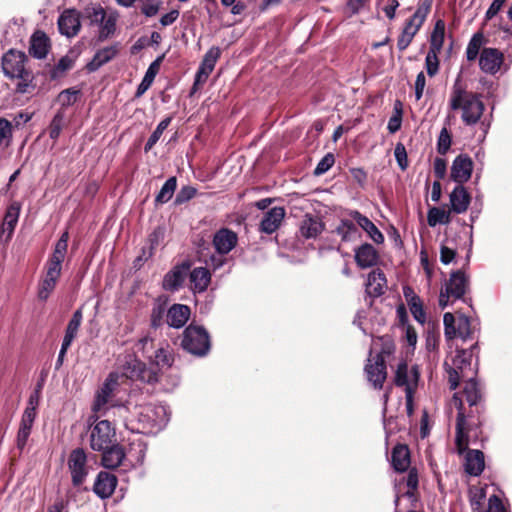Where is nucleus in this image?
I'll list each match as a JSON object with an SVG mask.
<instances>
[{"mask_svg": "<svg viewBox=\"0 0 512 512\" xmlns=\"http://www.w3.org/2000/svg\"><path fill=\"white\" fill-rule=\"evenodd\" d=\"M449 106L452 110H461L462 121L467 126L477 124L485 110L480 96L467 91L461 74H458L452 86Z\"/></svg>", "mask_w": 512, "mask_h": 512, "instance_id": "f257e3e1", "label": "nucleus"}, {"mask_svg": "<svg viewBox=\"0 0 512 512\" xmlns=\"http://www.w3.org/2000/svg\"><path fill=\"white\" fill-rule=\"evenodd\" d=\"M27 62V55L15 49L8 50L1 58V67L5 77L19 80L15 88L19 94L30 93L36 87L34 74L26 67Z\"/></svg>", "mask_w": 512, "mask_h": 512, "instance_id": "f03ea898", "label": "nucleus"}, {"mask_svg": "<svg viewBox=\"0 0 512 512\" xmlns=\"http://www.w3.org/2000/svg\"><path fill=\"white\" fill-rule=\"evenodd\" d=\"M181 346L194 356L204 357L211 348L209 334L204 327L190 324L183 332Z\"/></svg>", "mask_w": 512, "mask_h": 512, "instance_id": "7ed1b4c3", "label": "nucleus"}, {"mask_svg": "<svg viewBox=\"0 0 512 512\" xmlns=\"http://www.w3.org/2000/svg\"><path fill=\"white\" fill-rule=\"evenodd\" d=\"M432 2L433 0H423V2L418 5L415 13L406 21L397 40V47L400 51H404L411 44L414 36L425 22L430 12Z\"/></svg>", "mask_w": 512, "mask_h": 512, "instance_id": "20e7f679", "label": "nucleus"}, {"mask_svg": "<svg viewBox=\"0 0 512 512\" xmlns=\"http://www.w3.org/2000/svg\"><path fill=\"white\" fill-rule=\"evenodd\" d=\"M91 423L90 431V447L94 451L107 450L114 442H116L115 428L108 420L98 421L97 415L89 417Z\"/></svg>", "mask_w": 512, "mask_h": 512, "instance_id": "39448f33", "label": "nucleus"}, {"mask_svg": "<svg viewBox=\"0 0 512 512\" xmlns=\"http://www.w3.org/2000/svg\"><path fill=\"white\" fill-rule=\"evenodd\" d=\"M468 288V278L461 270L454 271L450 274V278L446 281L445 286L439 294V306L445 309L449 304V299H460L466 293Z\"/></svg>", "mask_w": 512, "mask_h": 512, "instance_id": "423d86ee", "label": "nucleus"}, {"mask_svg": "<svg viewBox=\"0 0 512 512\" xmlns=\"http://www.w3.org/2000/svg\"><path fill=\"white\" fill-rule=\"evenodd\" d=\"M118 377L114 373H110L105 379L100 389L96 392L95 400L92 406L94 413L105 412L109 407H116L113 404L114 391L118 386ZM118 410L126 411L127 408L123 405L117 406Z\"/></svg>", "mask_w": 512, "mask_h": 512, "instance_id": "0eeeda50", "label": "nucleus"}, {"mask_svg": "<svg viewBox=\"0 0 512 512\" xmlns=\"http://www.w3.org/2000/svg\"><path fill=\"white\" fill-rule=\"evenodd\" d=\"M67 466L71 475L72 485L80 487L89 474L87 454L83 448L73 449L68 457Z\"/></svg>", "mask_w": 512, "mask_h": 512, "instance_id": "6e6552de", "label": "nucleus"}, {"mask_svg": "<svg viewBox=\"0 0 512 512\" xmlns=\"http://www.w3.org/2000/svg\"><path fill=\"white\" fill-rule=\"evenodd\" d=\"M364 371L368 382L372 384L374 389L380 390L383 388L384 382L387 378L385 360L380 357H369L364 367Z\"/></svg>", "mask_w": 512, "mask_h": 512, "instance_id": "1a4fd4ad", "label": "nucleus"}, {"mask_svg": "<svg viewBox=\"0 0 512 512\" xmlns=\"http://www.w3.org/2000/svg\"><path fill=\"white\" fill-rule=\"evenodd\" d=\"M125 374L132 380H139L147 384H154L159 380L157 369L147 367L145 363L136 359L128 363L125 368Z\"/></svg>", "mask_w": 512, "mask_h": 512, "instance_id": "9d476101", "label": "nucleus"}, {"mask_svg": "<svg viewBox=\"0 0 512 512\" xmlns=\"http://www.w3.org/2000/svg\"><path fill=\"white\" fill-rule=\"evenodd\" d=\"M59 32L67 38H72L78 34L81 28L80 12L76 9L64 10L58 18Z\"/></svg>", "mask_w": 512, "mask_h": 512, "instance_id": "9b49d317", "label": "nucleus"}, {"mask_svg": "<svg viewBox=\"0 0 512 512\" xmlns=\"http://www.w3.org/2000/svg\"><path fill=\"white\" fill-rule=\"evenodd\" d=\"M62 268L46 263L45 274L38 286V298L46 301L54 291L61 276Z\"/></svg>", "mask_w": 512, "mask_h": 512, "instance_id": "f8f14e48", "label": "nucleus"}, {"mask_svg": "<svg viewBox=\"0 0 512 512\" xmlns=\"http://www.w3.org/2000/svg\"><path fill=\"white\" fill-rule=\"evenodd\" d=\"M334 233L341 238L342 242H354L359 240L362 236L355 219L351 216H347L346 211L339 219Z\"/></svg>", "mask_w": 512, "mask_h": 512, "instance_id": "ddd939ff", "label": "nucleus"}, {"mask_svg": "<svg viewBox=\"0 0 512 512\" xmlns=\"http://www.w3.org/2000/svg\"><path fill=\"white\" fill-rule=\"evenodd\" d=\"M453 400L455 405L458 408V415L456 420V436H455V445L458 454H463L468 448V438L465 433L466 430V417L463 410V403L460 398L457 397V394L453 396Z\"/></svg>", "mask_w": 512, "mask_h": 512, "instance_id": "4468645a", "label": "nucleus"}, {"mask_svg": "<svg viewBox=\"0 0 512 512\" xmlns=\"http://www.w3.org/2000/svg\"><path fill=\"white\" fill-rule=\"evenodd\" d=\"M473 171V162L468 155L461 154L457 156L451 166V179L463 185L467 182Z\"/></svg>", "mask_w": 512, "mask_h": 512, "instance_id": "2eb2a0df", "label": "nucleus"}, {"mask_svg": "<svg viewBox=\"0 0 512 512\" xmlns=\"http://www.w3.org/2000/svg\"><path fill=\"white\" fill-rule=\"evenodd\" d=\"M347 216H351L355 219L359 228L367 233L369 238L376 244H382L385 240L383 233L377 228V226L365 215L358 210L348 209L346 210Z\"/></svg>", "mask_w": 512, "mask_h": 512, "instance_id": "dca6fc26", "label": "nucleus"}, {"mask_svg": "<svg viewBox=\"0 0 512 512\" xmlns=\"http://www.w3.org/2000/svg\"><path fill=\"white\" fill-rule=\"evenodd\" d=\"M325 229L322 219L310 213L303 216L299 224V233L305 239L317 238Z\"/></svg>", "mask_w": 512, "mask_h": 512, "instance_id": "f3484780", "label": "nucleus"}, {"mask_svg": "<svg viewBox=\"0 0 512 512\" xmlns=\"http://www.w3.org/2000/svg\"><path fill=\"white\" fill-rule=\"evenodd\" d=\"M237 241V234L228 228L219 229L213 237V245L220 255H227L235 248Z\"/></svg>", "mask_w": 512, "mask_h": 512, "instance_id": "a211bd4d", "label": "nucleus"}, {"mask_svg": "<svg viewBox=\"0 0 512 512\" xmlns=\"http://www.w3.org/2000/svg\"><path fill=\"white\" fill-rule=\"evenodd\" d=\"M503 62V54L496 48H484L480 53V69L488 74H495Z\"/></svg>", "mask_w": 512, "mask_h": 512, "instance_id": "6ab92c4d", "label": "nucleus"}, {"mask_svg": "<svg viewBox=\"0 0 512 512\" xmlns=\"http://www.w3.org/2000/svg\"><path fill=\"white\" fill-rule=\"evenodd\" d=\"M116 486L117 477L110 472L101 471L96 477L93 491L101 499H106L113 494Z\"/></svg>", "mask_w": 512, "mask_h": 512, "instance_id": "aec40b11", "label": "nucleus"}, {"mask_svg": "<svg viewBox=\"0 0 512 512\" xmlns=\"http://www.w3.org/2000/svg\"><path fill=\"white\" fill-rule=\"evenodd\" d=\"M285 217V209L283 207L277 206L268 210L259 226V230L266 234L274 233L281 225L283 219Z\"/></svg>", "mask_w": 512, "mask_h": 512, "instance_id": "412c9836", "label": "nucleus"}, {"mask_svg": "<svg viewBox=\"0 0 512 512\" xmlns=\"http://www.w3.org/2000/svg\"><path fill=\"white\" fill-rule=\"evenodd\" d=\"M356 264L362 268H370L377 264L379 254L377 250L369 243H363L354 250Z\"/></svg>", "mask_w": 512, "mask_h": 512, "instance_id": "4be33fe9", "label": "nucleus"}, {"mask_svg": "<svg viewBox=\"0 0 512 512\" xmlns=\"http://www.w3.org/2000/svg\"><path fill=\"white\" fill-rule=\"evenodd\" d=\"M50 39L45 32L37 30L30 38L29 54L36 59H44L50 50Z\"/></svg>", "mask_w": 512, "mask_h": 512, "instance_id": "5701e85b", "label": "nucleus"}, {"mask_svg": "<svg viewBox=\"0 0 512 512\" xmlns=\"http://www.w3.org/2000/svg\"><path fill=\"white\" fill-rule=\"evenodd\" d=\"M386 287L387 280L380 269L373 270L368 274L365 291L369 297L377 298L383 295Z\"/></svg>", "mask_w": 512, "mask_h": 512, "instance_id": "b1692460", "label": "nucleus"}, {"mask_svg": "<svg viewBox=\"0 0 512 512\" xmlns=\"http://www.w3.org/2000/svg\"><path fill=\"white\" fill-rule=\"evenodd\" d=\"M191 310L184 304H173L167 310V324L171 328L180 329L188 322Z\"/></svg>", "mask_w": 512, "mask_h": 512, "instance_id": "393cba45", "label": "nucleus"}, {"mask_svg": "<svg viewBox=\"0 0 512 512\" xmlns=\"http://www.w3.org/2000/svg\"><path fill=\"white\" fill-rule=\"evenodd\" d=\"M159 414H165L163 406L145 405L139 413V422L143 424V428H160L163 421L156 418Z\"/></svg>", "mask_w": 512, "mask_h": 512, "instance_id": "a878e982", "label": "nucleus"}, {"mask_svg": "<svg viewBox=\"0 0 512 512\" xmlns=\"http://www.w3.org/2000/svg\"><path fill=\"white\" fill-rule=\"evenodd\" d=\"M450 211L456 214L464 213L470 204V194L463 185H457L450 193Z\"/></svg>", "mask_w": 512, "mask_h": 512, "instance_id": "bb28decb", "label": "nucleus"}, {"mask_svg": "<svg viewBox=\"0 0 512 512\" xmlns=\"http://www.w3.org/2000/svg\"><path fill=\"white\" fill-rule=\"evenodd\" d=\"M485 468L484 453L478 449L467 450L464 470L470 476H479Z\"/></svg>", "mask_w": 512, "mask_h": 512, "instance_id": "cd10ccee", "label": "nucleus"}, {"mask_svg": "<svg viewBox=\"0 0 512 512\" xmlns=\"http://www.w3.org/2000/svg\"><path fill=\"white\" fill-rule=\"evenodd\" d=\"M443 323H444V330H445V336L449 339H452L456 336V333L458 331V335L463 338L464 340L467 339L470 336L469 331V322L468 319L465 318L463 321L459 323V327L456 330L455 328V318L452 313L447 312L443 316Z\"/></svg>", "mask_w": 512, "mask_h": 512, "instance_id": "c85d7f7f", "label": "nucleus"}, {"mask_svg": "<svg viewBox=\"0 0 512 512\" xmlns=\"http://www.w3.org/2000/svg\"><path fill=\"white\" fill-rule=\"evenodd\" d=\"M101 452L103 453L101 459L102 465L108 469L117 468L125 458L123 448L115 442L108 447L107 450H102Z\"/></svg>", "mask_w": 512, "mask_h": 512, "instance_id": "c756f323", "label": "nucleus"}, {"mask_svg": "<svg viewBox=\"0 0 512 512\" xmlns=\"http://www.w3.org/2000/svg\"><path fill=\"white\" fill-rule=\"evenodd\" d=\"M391 465L398 472L406 471L410 466V451L407 445L397 444L391 453Z\"/></svg>", "mask_w": 512, "mask_h": 512, "instance_id": "7c9ffc66", "label": "nucleus"}, {"mask_svg": "<svg viewBox=\"0 0 512 512\" xmlns=\"http://www.w3.org/2000/svg\"><path fill=\"white\" fill-rule=\"evenodd\" d=\"M21 206L18 202L11 203L5 212L3 223H2V233H6V240L11 239L14 229L18 223L19 215H20Z\"/></svg>", "mask_w": 512, "mask_h": 512, "instance_id": "2f4dec72", "label": "nucleus"}, {"mask_svg": "<svg viewBox=\"0 0 512 512\" xmlns=\"http://www.w3.org/2000/svg\"><path fill=\"white\" fill-rule=\"evenodd\" d=\"M188 265L176 266L170 270L163 279V288L167 291H177L183 284Z\"/></svg>", "mask_w": 512, "mask_h": 512, "instance_id": "473e14b6", "label": "nucleus"}, {"mask_svg": "<svg viewBox=\"0 0 512 512\" xmlns=\"http://www.w3.org/2000/svg\"><path fill=\"white\" fill-rule=\"evenodd\" d=\"M165 55L162 54L158 56L148 67L147 71L145 72V75L141 81V83L138 85L136 90V97L142 96L152 85L156 75L158 74L160 70V65L164 59Z\"/></svg>", "mask_w": 512, "mask_h": 512, "instance_id": "72a5a7b5", "label": "nucleus"}, {"mask_svg": "<svg viewBox=\"0 0 512 512\" xmlns=\"http://www.w3.org/2000/svg\"><path fill=\"white\" fill-rule=\"evenodd\" d=\"M118 53V49L116 46H107L102 49H99L92 60L87 64V69L90 72L97 71L104 64L111 61Z\"/></svg>", "mask_w": 512, "mask_h": 512, "instance_id": "f704fd0d", "label": "nucleus"}, {"mask_svg": "<svg viewBox=\"0 0 512 512\" xmlns=\"http://www.w3.org/2000/svg\"><path fill=\"white\" fill-rule=\"evenodd\" d=\"M211 274L205 267H196L190 272V282L194 292L202 293L207 290Z\"/></svg>", "mask_w": 512, "mask_h": 512, "instance_id": "c9c22d12", "label": "nucleus"}, {"mask_svg": "<svg viewBox=\"0 0 512 512\" xmlns=\"http://www.w3.org/2000/svg\"><path fill=\"white\" fill-rule=\"evenodd\" d=\"M69 234L65 231L57 241L51 257L46 263L62 268L68 247Z\"/></svg>", "mask_w": 512, "mask_h": 512, "instance_id": "e433bc0d", "label": "nucleus"}, {"mask_svg": "<svg viewBox=\"0 0 512 512\" xmlns=\"http://www.w3.org/2000/svg\"><path fill=\"white\" fill-rule=\"evenodd\" d=\"M445 24L442 20L435 23L430 37V52L440 53L444 43Z\"/></svg>", "mask_w": 512, "mask_h": 512, "instance_id": "4c0bfd02", "label": "nucleus"}, {"mask_svg": "<svg viewBox=\"0 0 512 512\" xmlns=\"http://www.w3.org/2000/svg\"><path fill=\"white\" fill-rule=\"evenodd\" d=\"M464 396L469 406H477L481 400L479 385L474 377H470L464 386Z\"/></svg>", "mask_w": 512, "mask_h": 512, "instance_id": "58836bf2", "label": "nucleus"}, {"mask_svg": "<svg viewBox=\"0 0 512 512\" xmlns=\"http://www.w3.org/2000/svg\"><path fill=\"white\" fill-rule=\"evenodd\" d=\"M177 187L176 177H170L161 187L159 193L155 197V202L159 204L167 203L173 196Z\"/></svg>", "mask_w": 512, "mask_h": 512, "instance_id": "ea45409f", "label": "nucleus"}, {"mask_svg": "<svg viewBox=\"0 0 512 512\" xmlns=\"http://www.w3.org/2000/svg\"><path fill=\"white\" fill-rule=\"evenodd\" d=\"M451 211H445L438 207H432L429 209L427 214V221L429 226L434 227L437 224H449Z\"/></svg>", "mask_w": 512, "mask_h": 512, "instance_id": "a19ab883", "label": "nucleus"}, {"mask_svg": "<svg viewBox=\"0 0 512 512\" xmlns=\"http://www.w3.org/2000/svg\"><path fill=\"white\" fill-rule=\"evenodd\" d=\"M154 363L158 368L171 367L174 363V355L172 350L167 347H161L156 350L154 355Z\"/></svg>", "mask_w": 512, "mask_h": 512, "instance_id": "79ce46f5", "label": "nucleus"}, {"mask_svg": "<svg viewBox=\"0 0 512 512\" xmlns=\"http://www.w3.org/2000/svg\"><path fill=\"white\" fill-rule=\"evenodd\" d=\"M471 358L472 349L470 351L465 349L456 351V355L453 359V366L454 368L460 370L462 376H467L465 370L471 365Z\"/></svg>", "mask_w": 512, "mask_h": 512, "instance_id": "37998d69", "label": "nucleus"}, {"mask_svg": "<svg viewBox=\"0 0 512 512\" xmlns=\"http://www.w3.org/2000/svg\"><path fill=\"white\" fill-rule=\"evenodd\" d=\"M483 43L484 36L481 32H477L472 36L466 48V57L468 61H474L478 57Z\"/></svg>", "mask_w": 512, "mask_h": 512, "instance_id": "c03bdc74", "label": "nucleus"}, {"mask_svg": "<svg viewBox=\"0 0 512 512\" xmlns=\"http://www.w3.org/2000/svg\"><path fill=\"white\" fill-rule=\"evenodd\" d=\"M170 122H171L170 117H167V118L163 119L162 121H160V123L157 125L156 129L152 132V134L150 135V137L148 138V140L145 144L144 149L146 152L151 150L154 147V145L158 142V140L160 139L163 132L169 126Z\"/></svg>", "mask_w": 512, "mask_h": 512, "instance_id": "a18cd8bd", "label": "nucleus"}, {"mask_svg": "<svg viewBox=\"0 0 512 512\" xmlns=\"http://www.w3.org/2000/svg\"><path fill=\"white\" fill-rule=\"evenodd\" d=\"M167 317V311L162 303L155 304L150 315L151 327L157 329L164 324V318Z\"/></svg>", "mask_w": 512, "mask_h": 512, "instance_id": "49530a36", "label": "nucleus"}, {"mask_svg": "<svg viewBox=\"0 0 512 512\" xmlns=\"http://www.w3.org/2000/svg\"><path fill=\"white\" fill-rule=\"evenodd\" d=\"M74 65V60L68 56L65 55L58 63L53 67V69L50 71V76L52 79H56L60 76H62L66 71L70 70Z\"/></svg>", "mask_w": 512, "mask_h": 512, "instance_id": "de8ad7c7", "label": "nucleus"}, {"mask_svg": "<svg viewBox=\"0 0 512 512\" xmlns=\"http://www.w3.org/2000/svg\"><path fill=\"white\" fill-rule=\"evenodd\" d=\"M378 340L381 344V349L374 357H380L386 361L388 357L394 354L395 344L391 337L388 335L382 336Z\"/></svg>", "mask_w": 512, "mask_h": 512, "instance_id": "09e8293b", "label": "nucleus"}, {"mask_svg": "<svg viewBox=\"0 0 512 512\" xmlns=\"http://www.w3.org/2000/svg\"><path fill=\"white\" fill-rule=\"evenodd\" d=\"M452 143L451 134L446 127H443L437 139V152L441 155H445Z\"/></svg>", "mask_w": 512, "mask_h": 512, "instance_id": "8fccbe9b", "label": "nucleus"}, {"mask_svg": "<svg viewBox=\"0 0 512 512\" xmlns=\"http://www.w3.org/2000/svg\"><path fill=\"white\" fill-rule=\"evenodd\" d=\"M394 383L396 386H405V389L407 386H411L409 383L408 365L406 362L402 361L398 364L395 372Z\"/></svg>", "mask_w": 512, "mask_h": 512, "instance_id": "3c124183", "label": "nucleus"}, {"mask_svg": "<svg viewBox=\"0 0 512 512\" xmlns=\"http://www.w3.org/2000/svg\"><path fill=\"white\" fill-rule=\"evenodd\" d=\"M116 17L114 15L105 16V19L102 23L99 24L100 32L99 37L101 39L108 38L112 35L116 30Z\"/></svg>", "mask_w": 512, "mask_h": 512, "instance_id": "603ef678", "label": "nucleus"}, {"mask_svg": "<svg viewBox=\"0 0 512 512\" xmlns=\"http://www.w3.org/2000/svg\"><path fill=\"white\" fill-rule=\"evenodd\" d=\"M80 90L75 88L65 89L60 92L58 99L63 107H68L76 103Z\"/></svg>", "mask_w": 512, "mask_h": 512, "instance_id": "864d4df0", "label": "nucleus"}, {"mask_svg": "<svg viewBox=\"0 0 512 512\" xmlns=\"http://www.w3.org/2000/svg\"><path fill=\"white\" fill-rule=\"evenodd\" d=\"M438 54L435 52L428 51L426 58H425V67L427 70V74L430 77L435 76L439 71V59Z\"/></svg>", "mask_w": 512, "mask_h": 512, "instance_id": "5fc2aeb1", "label": "nucleus"}, {"mask_svg": "<svg viewBox=\"0 0 512 512\" xmlns=\"http://www.w3.org/2000/svg\"><path fill=\"white\" fill-rule=\"evenodd\" d=\"M64 116L62 113H57L53 117L49 126V136L51 139L56 140L61 134L63 128Z\"/></svg>", "mask_w": 512, "mask_h": 512, "instance_id": "6e6d98bb", "label": "nucleus"}, {"mask_svg": "<svg viewBox=\"0 0 512 512\" xmlns=\"http://www.w3.org/2000/svg\"><path fill=\"white\" fill-rule=\"evenodd\" d=\"M394 156L399 168L402 171H405L408 168V157L406 148L403 143L399 142L396 144L394 149Z\"/></svg>", "mask_w": 512, "mask_h": 512, "instance_id": "4d7b16f0", "label": "nucleus"}, {"mask_svg": "<svg viewBox=\"0 0 512 512\" xmlns=\"http://www.w3.org/2000/svg\"><path fill=\"white\" fill-rule=\"evenodd\" d=\"M12 140V124L5 118H0V144L8 146Z\"/></svg>", "mask_w": 512, "mask_h": 512, "instance_id": "13d9d810", "label": "nucleus"}, {"mask_svg": "<svg viewBox=\"0 0 512 512\" xmlns=\"http://www.w3.org/2000/svg\"><path fill=\"white\" fill-rule=\"evenodd\" d=\"M86 16L89 19L90 24L99 25L104 21L106 12L101 6H97L86 9Z\"/></svg>", "mask_w": 512, "mask_h": 512, "instance_id": "bf43d9fd", "label": "nucleus"}, {"mask_svg": "<svg viewBox=\"0 0 512 512\" xmlns=\"http://www.w3.org/2000/svg\"><path fill=\"white\" fill-rule=\"evenodd\" d=\"M82 319H83V315H82L81 310H76L73 313L72 318L70 319V321L66 327L65 333L76 337L79 327L81 325Z\"/></svg>", "mask_w": 512, "mask_h": 512, "instance_id": "052dcab7", "label": "nucleus"}, {"mask_svg": "<svg viewBox=\"0 0 512 512\" xmlns=\"http://www.w3.org/2000/svg\"><path fill=\"white\" fill-rule=\"evenodd\" d=\"M335 158L332 153H327L317 164L314 174L319 176L326 173L334 164Z\"/></svg>", "mask_w": 512, "mask_h": 512, "instance_id": "680f3d73", "label": "nucleus"}, {"mask_svg": "<svg viewBox=\"0 0 512 512\" xmlns=\"http://www.w3.org/2000/svg\"><path fill=\"white\" fill-rule=\"evenodd\" d=\"M196 193V188L189 185L183 186L176 195L175 204L180 205L191 200Z\"/></svg>", "mask_w": 512, "mask_h": 512, "instance_id": "e2e57ef3", "label": "nucleus"}, {"mask_svg": "<svg viewBox=\"0 0 512 512\" xmlns=\"http://www.w3.org/2000/svg\"><path fill=\"white\" fill-rule=\"evenodd\" d=\"M221 56V50L217 46H212L204 55L202 62L206 66H210L213 69L215 68V65L218 61V59Z\"/></svg>", "mask_w": 512, "mask_h": 512, "instance_id": "0e129e2a", "label": "nucleus"}, {"mask_svg": "<svg viewBox=\"0 0 512 512\" xmlns=\"http://www.w3.org/2000/svg\"><path fill=\"white\" fill-rule=\"evenodd\" d=\"M486 495L483 489H478L475 491H470V505L474 511H480L483 506V501Z\"/></svg>", "mask_w": 512, "mask_h": 512, "instance_id": "69168bd1", "label": "nucleus"}, {"mask_svg": "<svg viewBox=\"0 0 512 512\" xmlns=\"http://www.w3.org/2000/svg\"><path fill=\"white\" fill-rule=\"evenodd\" d=\"M162 2L163 0H146L141 12L147 17H153L158 13Z\"/></svg>", "mask_w": 512, "mask_h": 512, "instance_id": "338daca9", "label": "nucleus"}, {"mask_svg": "<svg viewBox=\"0 0 512 512\" xmlns=\"http://www.w3.org/2000/svg\"><path fill=\"white\" fill-rule=\"evenodd\" d=\"M487 512H506L504 505L498 496L492 495L489 497Z\"/></svg>", "mask_w": 512, "mask_h": 512, "instance_id": "774afa93", "label": "nucleus"}]
</instances>
